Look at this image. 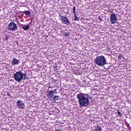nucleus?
I'll return each instance as SVG.
<instances>
[{
    "mask_svg": "<svg viewBox=\"0 0 131 131\" xmlns=\"http://www.w3.org/2000/svg\"><path fill=\"white\" fill-rule=\"evenodd\" d=\"M19 64V60L16 58H13L11 62V65H18Z\"/></svg>",
    "mask_w": 131,
    "mask_h": 131,
    "instance_id": "9",
    "label": "nucleus"
},
{
    "mask_svg": "<svg viewBox=\"0 0 131 131\" xmlns=\"http://www.w3.org/2000/svg\"><path fill=\"white\" fill-rule=\"evenodd\" d=\"M80 107H86L90 104V99L88 97V95L83 93H79L77 95Z\"/></svg>",
    "mask_w": 131,
    "mask_h": 131,
    "instance_id": "1",
    "label": "nucleus"
},
{
    "mask_svg": "<svg viewBox=\"0 0 131 131\" xmlns=\"http://www.w3.org/2000/svg\"><path fill=\"white\" fill-rule=\"evenodd\" d=\"M8 30H11V31H14L17 30V25L14 22L10 23L8 25Z\"/></svg>",
    "mask_w": 131,
    "mask_h": 131,
    "instance_id": "4",
    "label": "nucleus"
},
{
    "mask_svg": "<svg viewBox=\"0 0 131 131\" xmlns=\"http://www.w3.org/2000/svg\"><path fill=\"white\" fill-rule=\"evenodd\" d=\"M59 99V96L55 95L53 98V101H58Z\"/></svg>",
    "mask_w": 131,
    "mask_h": 131,
    "instance_id": "13",
    "label": "nucleus"
},
{
    "mask_svg": "<svg viewBox=\"0 0 131 131\" xmlns=\"http://www.w3.org/2000/svg\"><path fill=\"white\" fill-rule=\"evenodd\" d=\"M26 74L23 73L22 71H18L14 75V78L16 81L17 82H20L21 80H25V79H27V77H26Z\"/></svg>",
    "mask_w": 131,
    "mask_h": 131,
    "instance_id": "2",
    "label": "nucleus"
},
{
    "mask_svg": "<svg viewBox=\"0 0 131 131\" xmlns=\"http://www.w3.org/2000/svg\"><path fill=\"white\" fill-rule=\"evenodd\" d=\"M54 94H55V91H50L48 92V94L47 95V97L48 99H52L53 97H54Z\"/></svg>",
    "mask_w": 131,
    "mask_h": 131,
    "instance_id": "8",
    "label": "nucleus"
},
{
    "mask_svg": "<svg viewBox=\"0 0 131 131\" xmlns=\"http://www.w3.org/2000/svg\"><path fill=\"white\" fill-rule=\"evenodd\" d=\"M23 13L26 15V16H30V14H31V12H30V11L28 10L27 11H24Z\"/></svg>",
    "mask_w": 131,
    "mask_h": 131,
    "instance_id": "12",
    "label": "nucleus"
},
{
    "mask_svg": "<svg viewBox=\"0 0 131 131\" xmlns=\"http://www.w3.org/2000/svg\"><path fill=\"white\" fill-rule=\"evenodd\" d=\"M8 39H9V36L6 37V38H5V40L7 41L8 40Z\"/></svg>",
    "mask_w": 131,
    "mask_h": 131,
    "instance_id": "19",
    "label": "nucleus"
},
{
    "mask_svg": "<svg viewBox=\"0 0 131 131\" xmlns=\"http://www.w3.org/2000/svg\"><path fill=\"white\" fill-rule=\"evenodd\" d=\"M94 131H102V128L101 126L98 125L97 126L94 127Z\"/></svg>",
    "mask_w": 131,
    "mask_h": 131,
    "instance_id": "10",
    "label": "nucleus"
},
{
    "mask_svg": "<svg viewBox=\"0 0 131 131\" xmlns=\"http://www.w3.org/2000/svg\"><path fill=\"white\" fill-rule=\"evenodd\" d=\"M22 28L23 29L25 30V31H27V30H28V29H29V27L30 26L29 25H22Z\"/></svg>",
    "mask_w": 131,
    "mask_h": 131,
    "instance_id": "11",
    "label": "nucleus"
},
{
    "mask_svg": "<svg viewBox=\"0 0 131 131\" xmlns=\"http://www.w3.org/2000/svg\"><path fill=\"white\" fill-rule=\"evenodd\" d=\"M56 131H62L61 129H56Z\"/></svg>",
    "mask_w": 131,
    "mask_h": 131,
    "instance_id": "20",
    "label": "nucleus"
},
{
    "mask_svg": "<svg viewBox=\"0 0 131 131\" xmlns=\"http://www.w3.org/2000/svg\"><path fill=\"white\" fill-rule=\"evenodd\" d=\"M122 58V55L121 54H119L118 55V59L119 60H121V58Z\"/></svg>",
    "mask_w": 131,
    "mask_h": 131,
    "instance_id": "16",
    "label": "nucleus"
},
{
    "mask_svg": "<svg viewBox=\"0 0 131 131\" xmlns=\"http://www.w3.org/2000/svg\"><path fill=\"white\" fill-rule=\"evenodd\" d=\"M94 63L98 66H104L106 65V58L103 55L97 56L94 59Z\"/></svg>",
    "mask_w": 131,
    "mask_h": 131,
    "instance_id": "3",
    "label": "nucleus"
},
{
    "mask_svg": "<svg viewBox=\"0 0 131 131\" xmlns=\"http://www.w3.org/2000/svg\"><path fill=\"white\" fill-rule=\"evenodd\" d=\"M7 95L8 96H10V94H9V93H8Z\"/></svg>",
    "mask_w": 131,
    "mask_h": 131,
    "instance_id": "22",
    "label": "nucleus"
},
{
    "mask_svg": "<svg viewBox=\"0 0 131 131\" xmlns=\"http://www.w3.org/2000/svg\"><path fill=\"white\" fill-rule=\"evenodd\" d=\"M64 35L65 36H69V33H67V32H65L64 33Z\"/></svg>",
    "mask_w": 131,
    "mask_h": 131,
    "instance_id": "17",
    "label": "nucleus"
},
{
    "mask_svg": "<svg viewBox=\"0 0 131 131\" xmlns=\"http://www.w3.org/2000/svg\"><path fill=\"white\" fill-rule=\"evenodd\" d=\"M60 20L63 24H67V25H70V21L68 19L67 16H62L60 17Z\"/></svg>",
    "mask_w": 131,
    "mask_h": 131,
    "instance_id": "5",
    "label": "nucleus"
},
{
    "mask_svg": "<svg viewBox=\"0 0 131 131\" xmlns=\"http://www.w3.org/2000/svg\"><path fill=\"white\" fill-rule=\"evenodd\" d=\"M117 20V17H116V15L115 14L113 13L111 15L110 17V21L111 24H115L116 23V21Z\"/></svg>",
    "mask_w": 131,
    "mask_h": 131,
    "instance_id": "7",
    "label": "nucleus"
},
{
    "mask_svg": "<svg viewBox=\"0 0 131 131\" xmlns=\"http://www.w3.org/2000/svg\"><path fill=\"white\" fill-rule=\"evenodd\" d=\"M118 114L119 116H121V113H120V112H119V111H118Z\"/></svg>",
    "mask_w": 131,
    "mask_h": 131,
    "instance_id": "18",
    "label": "nucleus"
},
{
    "mask_svg": "<svg viewBox=\"0 0 131 131\" xmlns=\"http://www.w3.org/2000/svg\"><path fill=\"white\" fill-rule=\"evenodd\" d=\"M16 106H18L19 109H24L25 108V103L22 100H17Z\"/></svg>",
    "mask_w": 131,
    "mask_h": 131,
    "instance_id": "6",
    "label": "nucleus"
},
{
    "mask_svg": "<svg viewBox=\"0 0 131 131\" xmlns=\"http://www.w3.org/2000/svg\"><path fill=\"white\" fill-rule=\"evenodd\" d=\"M74 20L75 21H79V19H78V17H77V15H76V14H74Z\"/></svg>",
    "mask_w": 131,
    "mask_h": 131,
    "instance_id": "15",
    "label": "nucleus"
},
{
    "mask_svg": "<svg viewBox=\"0 0 131 131\" xmlns=\"http://www.w3.org/2000/svg\"><path fill=\"white\" fill-rule=\"evenodd\" d=\"M53 91L55 92V93H56V92H57V90H55V91Z\"/></svg>",
    "mask_w": 131,
    "mask_h": 131,
    "instance_id": "21",
    "label": "nucleus"
},
{
    "mask_svg": "<svg viewBox=\"0 0 131 131\" xmlns=\"http://www.w3.org/2000/svg\"><path fill=\"white\" fill-rule=\"evenodd\" d=\"M75 11H76V8L75 6H74L73 8V13H74V15H76V12H75Z\"/></svg>",
    "mask_w": 131,
    "mask_h": 131,
    "instance_id": "14",
    "label": "nucleus"
}]
</instances>
